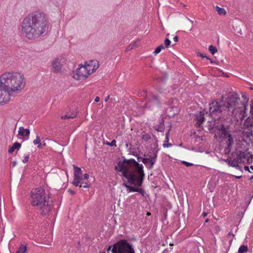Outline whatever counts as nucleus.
<instances>
[{
	"label": "nucleus",
	"mask_w": 253,
	"mask_h": 253,
	"mask_svg": "<svg viewBox=\"0 0 253 253\" xmlns=\"http://www.w3.org/2000/svg\"><path fill=\"white\" fill-rule=\"evenodd\" d=\"M116 140L114 139V140H113L111 141V142H110H110H107L106 143V144L107 145H108L110 146H116Z\"/></svg>",
	"instance_id": "c9c22d12"
},
{
	"label": "nucleus",
	"mask_w": 253,
	"mask_h": 253,
	"mask_svg": "<svg viewBox=\"0 0 253 253\" xmlns=\"http://www.w3.org/2000/svg\"><path fill=\"white\" fill-rule=\"evenodd\" d=\"M123 186H124V187H126V188H128V186H129V185H127V184H126V183H124L123 184Z\"/></svg>",
	"instance_id": "bf43d9fd"
},
{
	"label": "nucleus",
	"mask_w": 253,
	"mask_h": 253,
	"mask_svg": "<svg viewBox=\"0 0 253 253\" xmlns=\"http://www.w3.org/2000/svg\"><path fill=\"white\" fill-rule=\"evenodd\" d=\"M168 75L167 74H165L162 76H158L155 78V79L161 83H164L168 79Z\"/></svg>",
	"instance_id": "5701e85b"
},
{
	"label": "nucleus",
	"mask_w": 253,
	"mask_h": 253,
	"mask_svg": "<svg viewBox=\"0 0 253 253\" xmlns=\"http://www.w3.org/2000/svg\"><path fill=\"white\" fill-rule=\"evenodd\" d=\"M100 100V98L99 97H96L95 98V100H94V101L95 102H98Z\"/></svg>",
	"instance_id": "864d4df0"
},
{
	"label": "nucleus",
	"mask_w": 253,
	"mask_h": 253,
	"mask_svg": "<svg viewBox=\"0 0 253 253\" xmlns=\"http://www.w3.org/2000/svg\"><path fill=\"white\" fill-rule=\"evenodd\" d=\"M142 162L144 163L146 167L148 168V166H151V162H150V157L148 158H142Z\"/></svg>",
	"instance_id": "a878e982"
},
{
	"label": "nucleus",
	"mask_w": 253,
	"mask_h": 253,
	"mask_svg": "<svg viewBox=\"0 0 253 253\" xmlns=\"http://www.w3.org/2000/svg\"><path fill=\"white\" fill-rule=\"evenodd\" d=\"M68 191L72 195H74L75 194V191H73L72 190H71V189H69L68 190Z\"/></svg>",
	"instance_id": "09e8293b"
},
{
	"label": "nucleus",
	"mask_w": 253,
	"mask_h": 253,
	"mask_svg": "<svg viewBox=\"0 0 253 253\" xmlns=\"http://www.w3.org/2000/svg\"><path fill=\"white\" fill-rule=\"evenodd\" d=\"M82 182H83V185H84L85 184V183H87L86 182H84V181H83V179L82 180Z\"/></svg>",
	"instance_id": "338daca9"
},
{
	"label": "nucleus",
	"mask_w": 253,
	"mask_h": 253,
	"mask_svg": "<svg viewBox=\"0 0 253 253\" xmlns=\"http://www.w3.org/2000/svg\"><path fill=\"white\" fill-rule=\"evenodd\" d=\"M249 157L250 154L245 152H240L238 155V159L242 163L249 161Z\"/></svg>",
	"instance_id": "dca6fc26"
},
{
	"label": "nucleus",
	"mask_w": 253,
	"mask_h": 253,
	"mask_svg": "<svg viewBox=\"0 0 253 253\" xmlns=\"http://www.w3.org/2000/svg\"><path fill=\"white\" fill-rule=\"evenodd\" d=\"M30 133V130L29 129H25L23 127H20L18 130V135L22 136H29Z\"/></svg>",
	"instance_id": "aec40b11"
},
{
	"label": "nucleus",
	"mask_w": 253,
	"mask_h": 253,
	"mask_svg": "<svg viewBox=\"0 0 253 253\" xmlns=\"http://www.w3.org/2000/svg\"><path fill=\"white\" fill-rule=\"evenodd\" d=\"M34 14L35 38H37L48 31L49 21L47 16L43 12L35 11L34 12Z\"/></svg>",
	"instance_id": "39448f33"
},
{
	"label": "nucleus",
	"mask_w": 253,
	"mask_h": 253,
	"mask_svg": "<svg viewBox=\"0 0 253 253\" xmlns=\"http://www.w3.org/2000/svg\"><path fill=\"white\" fill-rule=\"evenodd\" d=\"M83 179V178H80L79 179H76L74 177V179L73 180V181L72 183L73 185L76 187L80 186V187H84V188H89L90 187V184L88 183H85L84 185H83V182L82 180Z\"/></svg>",
	"instance_id": "2eb2a0df"
},
{
	"label": "nucleus",
	"mask_w": 253,
	"mask_h": 253,
	"mask_svg": "<svg viewBox=\"0 0 253 253\" xmlns=\"http://www.w3.org/2000/svg\"><path fill=\"white\" fill-rule=\"evenodd\" d=\"M26 81L23 74L7 72L0 77V104L10 99L11 92L20 93L25 87Z\"/></svg>",
	"instance_id": "f257e3e1"
},
{
	"label": "nucleus",
	"mask_w": 253,
	"mask_h": 253,
	"mask_svg": "<svg viewBox=\"0 0 253 253\" xmlns=\"http://www.w3.org/2000/svg\"><path fill=\"white\" fill-rule=\"evenodd\" d=\"M158 151H155V150H152L153 156H150V162H151V166H148V169H151L153 168L154 165L156 161V158L157 157V153Z\"/></svg>",
	"instance_id": "a211bd4d"
},
{
	"label": "nucleus",
	"mask_w": 253,
	"mask_h": 253,
	"mask_svg": "<svg viewBox=\"0 0 253 253\" xmlns=\"http://www.w3.org/2000/svg\"><path fill=\"white\" fill-rule=\"evenodd\" d=\"M226 14V12L225 10L222 8V15H225Z\"/></svg>",
	"instance_id": "680f3d73"
},
{
	"label": "nucleus",
	"mask_w": 253,
	"mask_h": 253,
	"mask_svg": "<svg viewBox=\"0 0 253 253\" xmlns=\"http://www.w3.org/2000/svg\"><path fill=\"white\" fill-rule=\"evenodd\" d=\"M152 135H153L154 139L155 141V142H158V140L157 139L156 136L155 135H153V134Z\"/></svg>",
	"instance_id": "5fc2aeb1"
},
{
	"label": "nucleus",
	"mask_w": 253,
	"mask_h": 253,
	"mask_svg": "<svg viewBox=\"0 0 253 253\" xmlns=\"http://www.w3.org/2000/svg\"><path fill=\"white\" fill-rule=\"evenodd\" d=\"M209 50L212 55H214L217 51L216 47L213 46L212 45L209 46Z\"/></svg>",
	"instance_id": "7c9ffc66"
},
{
	"label": "nucleus",
	"mask_w": 253,
	"mask_h": 253,
	"mask_svg": "<svg viewBox=\"0 0 253 253\" xmlns=\"http://www.w3.org/2000/svg\"><path fill=\"white\" fill-rule=\"evenodd\" d=\"M251 120V119H247V120L246 121V122H245V123L244 125H245V126H246L247 127H248L249 126H250V125H248V123H249L250 122V120Z\"/></svg>",
	"instance_id": "c03bdc74"
},
{
	"label": "nucleus",
	"mask_w": 253,
	"mask_h": 253,
	"mask_svg": "<svg viewBox=\"0 0 253 253\" xmlns=\"http://www.w3.org/2000/svg\"><path fill=\"white\" fill-rule=\"evenodd\" d=\"M173 40L175 42H177L178 41V37L177 36H175L173 38Z\"/></svg>",
	"instance_id": "603ef678"
},
{
	"label": "nucleus",
	"mask_w": 253,
	"mask_h": 253,
	"mask_svg": "<svg viewBox=\"0 0 253 253\" xmlns=\"http://www.w3.org/2000/svg\"><path fill=\"white\" fill-rule=\"evenodd\" d=\"M195 117L197 120V123L196 124L199 126L205 121L204 113L201 111L199 112L197 115H196Z\"/></svg>",
	"instance_id": "6ab92c4d"
},
{
	"label": "nucleus",
	"mask_w": 253,
	"mask_h": 253,
	"mask_svg": "<svg viewBox=\"0 0 253 253\" xmlns=\"http://www.w3.org/2000/svg\"><path fill=\"white\" fill-rule=\"evenodd\" d=\"M122 163H124L126 166H128V168L134 170V171L136 172L137 174L140 176V180H138L139 181H138V184L139 186H141L145 175L143 165L139 164L133 159H130L129 160L124 159Z\"/></svg>",
	"instance_id": "1a4fd4ad"
},
{
	"label": "nucleus",
	"mask_w": 253,
	"mask_h": 253,
	"mask_svg": "<svg viewBox=\"0 0 253 253\" xmlns=\"http://www.w3.org/2000/svg\"><path fill=\"white\" fill-rule=\"evenodd\" d=\"M85 65L89 72L91 71V73L95 72L99 67V63L97 60H90L88 63L86 62Z\"/></svg>",
	"instance_id": "f8f14e48"
},
{
	"label": "nucleus",
	"mask_w": 253,
	"mask_h": 253,
	"mask_svg": "<svg viewBox=\"0 0 253 253\" xmlns=\"http://www.w3.org/2000/svg\"><path fill=\"white\" fill-rule=\"evenodd\" d=\"M236 30H237V32L238 33H240V34H241V28H239V29L237 28V29H236Z\"/></svg>",
	"instance_id": "052dcab7"
},
{
	"label": "nucleus",
	"mask_w": 253,
	"mask_h": 253,
	"mask_svg": "<svg viewBox=\"0 0 253 253\" xmlns=\"http://www.w3.org/2000/svg\"><path fill=\"white\" fill-rule=\"evenodd\" d=\"M75 118V115H73V116H70V115H68V114H66L64 116H63L61 117V119H63V120H65V119H70V118Z\"/></svg>",
	"instance_id": "473e14b6"
},
{
	"label": "nucleus",
	"mask_w": 253,
	"mask_h": 253,
	"mask_svg": "<svg viewBox=\"0 0 253 253\" xmlns=\"http://www.w3.org/2000/svg\"><path fill=\"white\" fill-rule=\"evenodd\" d=\"M90 74V73L88 70L86 66L81 65L79 68L76 69V71L73 73V77L78 80H85Z\"/></svg>",
	"instance_id": "9b49d317"
},
{
	"label": "nucleus",
	"mask_w": 253,
	"mask_h": 253,
	"mask_svg": "<svg viewBox=\"0 0 253 253\" xmlns=\"http://www.w3.org/2000/svg\"><path fill=\"white\" fill-rule=\"evenodd\" d=\"M165 48V46L163 45V44H161L159 46H158L154 51V53L155 55H157V54L159 53L161 50Z\"/></svg>",
	"instance_id": "c756f323"
},
{
	"label": "nucleus",
	"mask_w": 253,
	"mask_h": 253,
	"mask_svg": "<svg viewBox=\"0 0 253 253\" xmlns=\"http://www.w3.org/2000/svg\"><path fill=\"white\" fill-rule=\"evenodd\" d=\"M149 103H152L153 105L160 106L161 103L159 98L157 95L151 93L149 98V102L147 103L146 105L148 106Z\"/></svg>",
	"instance_id": "ddd939ff"
},
{
	"label": "nucleus",
	"mask_w": 253,
	"mask_h": 253,
	"mask_svg": "<svg viewBox=\"0 0 253 253\" xmlns=\"http://www.w3.org/2000/svg\"><path fill=\"white\" fill-rule=\"evenodd\" d=\"M151 138V135L149 133L143 134L142 135V139L146 141H147L148 140L150 139Z\"/></svg>",
	"instance_id": "2f4dec72"
},
{
	"label": "nucleus",
	"mask_w": 253,
	"mask_h": 253,
	"mask_svg": "<svg viewBox=\"0 0 253 253\" xmlns=\"http://www.w3.org/2000/svg\"><path fill=\"white\" fill-rule=\"evenodd\" d=\"M115 169L122 173V175L127 179V182L129 184L135 186H139L138 181L140 180V176L137 174L136 172L128 168V166L126 165L124 163L119 162Z\"/></svg>",
	"instance_id": "423d86ee"
},
{
	"label": "nucleus",
	"mask_w": 253,
	"mask_h": 253,
	"mask_svg": "<svg viewBox=\"0 0 253 253\" xmlns=\"http://www.w3.org/2000/svg\"><path fill=\"white\" fill-rule=\"evenodd\" d=\"M157 91L160 93H162L163 92V89L161 88H157Z\"/></svg>",
	"instance_id": "8fccbe9b"
},
{
	"label": "nucleus",
	"mask_w": 253,
	"mask_h": 253,
	"mask_svg": "<svg viewBox=\"0 0 253 253\" xmlns=\"http://www.w3.org/2000/svg\"><path fill=\"white\" fill-rule=\"evenodd\" d=\"M222 110L227 111V115L238 122H241L246 117V106L241 100L239 95L235 92H229L223 101ZM225 113V112H224Z\"/></svg>",
	"instance_id": "f03ea898"
},
{
	"label": "nucleus",
	"mask_w": 253,
	"mask_h": 253,
	"mask_svg": "<svg viewBox=\"0 0 253 253\" xmlns=\"http://www.w3.org/2000/svg\"><path fill=\"white\" fill-rule=\"evenodd\" d=\"M21 146V144L17 142H15L11 147H10L8 149V153H12L15 149L19 150Z\"/></svg>",
	"instance_id": "4be33fe9"
},
{
	"label": "nucleus",
	"mask_w": 253,
	"mask_h": 253,
	"mask_svg": "<svg viewBox=\"0 0 253 253\" xmlns=\"http://www.w3.org/2000/svg\"><path fill=\"white\" fill-rule=\"evenodd\" d=\"M28 160H29V156H25L24 158V159L23 160L22 162L24 163H27L28 161Z\"/></svg>",
	"instance_id": "37998d69"
},
{
	"label": "nucleus",
	"mask_w": 253,
	"mask_h": 253,
	"mask_svg": "<svg viewBox=\"0 0 253 253\" xmlns=\"http://www.w3.org/2000/svg\"><path fill=\"white\" fill-rule=\"evenodd\" d=\"M164 118H161L159 120V124L157 126H155V129L159 132H163L165 130V125Z\"/></svg>",
	"instance_id": "f3484780"
},
{
	"label": "nucleus",
	"mask_w": 253,
	"mask_h": 253,
	"mask_svg": "<svg viewBox=\"0 0 253 253\" xmlns=\"http://www.w3.org/2000/svg\"><path fill=\"white\" fill-rule=\"evenodd\" d=\"M135 190H136V188H135L133 186H130V185H129L128 188H127V191L128 192H135Z\"/></svg>",
	"instance_id": "f704fd0d"
},
{
	"label": "nucleus",
	"mask_w": 253,
	"mask_h": 253,
	"mask_svg": "<svg viewBox=\"0 0 253 253\" xmlns=\"http://www.w3.org/2000/svg\"><path fill=\"white\" fill-rule=\"evenodd\" d=\"M35 19L34 12L25 17L21 23L23 35L29 39H35Z\"/></svg>",
	"instance_id": "0eeeda50"
},
{
	"label": "nucleus",
	"mask_w": 253,
	"mask_h": 253,
	"mask_svg": "<svg viewBox=\"0 0 253 253\" xmlns=\"http://www.w3.org/2000/svg\"><path fill=\"white\" fill-rule=\"evenodd\" d=\"M108 251L112 253H135L133 245L126 239H121L109 246Z\"/></svg>",
	"instance_id": "6e6552de"
},
{
	"label": "nucleus",
	"mask_w": 253,
	"mask_h": 253,
	"mask_svg": "<svg viewBox=\"0 0 253 253\" xmlns=\"http://www.w3.org/2000/svg\"><path fill=\"white\" fill-rule=\"evenodd\" d=\"M32 205L37 207V209L42 216L48 215L51 211L52 203H49L46 198L44 189L42 187L33 189L31 191Z\"/></svg>",
	"instance_id": "20e7f679"
},
{
	"label": "nucleus",
	"mask_w": 253,
	"mask_h": 253,
	"mask_svg": "<svg viewBox=\"0 0 253 253\" xmlns=\"http://www.w3.org/2000/svg\"><path fill=\"white\" fill-rule=\"evenodd\" d=\"M250 113L253 114V106H251Z\"/></svg>",
	"instance_id": "6e6d98bb"
},
{
	"label": "nucleus",
	"mask_w": 253,
	"mask_h": 253,
	"mask_svg": "<svg viewBox=\"0 0 253 253\" xmlns=\"http://www.w3.org/2000/svg\"><path fill=\"white\" fill-rule=\"evenodd\" d=\"M208 214V213L207 212H203L202 215L203 216V217H205Z\"/></svg>",
	"instance_id": "e2e57ef3"
},
{
	"label": "nucleus",
	"mask_w": 253,
	"mask_h": 253,
	"mask_svg": "<svg viewBox=\"0 0 253 253\" xmlns=\"http://www.w3.org/2000/svg\"><path fill=\"white\" fill-rule=\"evenodd\" d=\"M197 55L198 56L201 57L202 58H206L207 59L209 60L211 63H215L216 64H218V63H219V62L217 63V62H216L215 61H213L211 59H210L208 56H206V55H204L203 53H201V52H198L197 53Z\"/></svg>",
	"instance_id": "cd10ccee"
},
{
	"label": "nucleus",
	"mask_w": 253,
	"mask_h": 253,
	"mask_svg": "<svg viewBox=\"0 0 253 253\" xmlns=\"http://www.w3.org/2000/svg\"><path fill=\"white\" fill-rule=\"evenodd\" d=\"M163 145L164 147H169L171 146L172 144L171 143H168L167 144L164 143Z\"/></svg>",
	"instance_id": "a18cd8bd"
},
{
	"label": "nucleus",
	"mask_w": 253,
	"mask_h": 253,
	"mask_svg": "<svg viewBox=\"0 0 253 253\" xmlns=\"http://www.w3.org/2000/svg\"><path fill=\"white\" fill-rule=\"evenodd\" d=\"M215 9H216V10L217 11L218 13L219 14V15H221V7H219L218 6H216Z\"/></svg>",
	"instance_id": "ea45409f"
},
{
	"label": "nucleus",
	"mask_w": 253,
	"mask_h": 253,
	"mask_svg": "<svg viewBox=\"0 0 253 253\" xmlns=\"http://www.w3.org/2000/svg\"><path fill=\"white\" fill-rule=\"evenodd\" d=\"M220 142H221V141L219 140V146H217L216 148L215 149V151H214V153H215V155L218 158H219L220 155H221V153H220V150H221V148H220Z\"/></svg>",
	"instance_id": "b1692460"
},
{
	"label": "nucleus",
	"mask_w": 253,
	"mask_h": 253,
	"mask_svg": "<svg viewBox=\"0 0 253 253\" xmlns=\"http://www.w3.org/2000/svg\"><path fill=\"white\" fill-rule=\"evenodd\" d=\"M209 219H206L205 220V222H208L209 221Z\"/></svg>",
	"instance_id": "774afa93"
},
{
	"label": "nucleus",
	"mask_w": 253,
	"mask_h": 253,
	"mask_svg": "<svg viewBox=\"0 0 253 253\" xmlns=\"http://www.w3.org/2000/svg\"><path fill=\"white\" fill-rule=\"evenodd\" d=\"M182 163L184 164L186 167H190V166H193V164L192 163H190L187 162L185 161H183Z\"/></svg>",
	"instance_id": "a19ab883"
},
{
	"label": "nucleus",
	"mask_w": 253,
	"mask_h": 253,
	"mask_svg": "<svg viewBox=\"0 0 253 253\" xmlns=\"http://www.w3.org/2000/svg\"><path fill=\"white\" fill-rule=\"evenodd\" d=\"M248 251V247L247 246L242 245L238 250L239 253H245Z\"/></svg>",
	"instance_id": "393cba45"
},
{
	"label": "nucleus",
	"mask_w": 253,
	"mask_h": 253,
	"mask_svg": "<svg viewBox=\"0 0 253 253\" xmlns=\"http://www.w3.org/2000/svg\"><path fill=\"white\" fill-rule=\"evenodd\" d=\"M135 44H136L135 43H134L133 44H129V45H128L126 48V51H129L132 50L133 48V46H134V45Z\"/></svg>",
	"instance_id": "e433bc0d"
},
{
	"label": "nucleus",
	"mask_w": 253,
	"mask_h": 253,
	"mask_svg": "<svg viewBox=\"0 0 253 253\" xmlns=\"http://www.w3.org/2000/svg\"><path fill=\"white\" fill-rule=\"evenodd\" d=\"M12 166H13V167H15V166L17 165V162H16V161H13V162L12 163Z\"/></svg>",
	"instance_id": "4d7b16f0"
},
{
	"label": "nucleus",
	"mask_w": 253,
	"mask_h": 253,
	"mask_svg": "<svg viewBox=\"0 0 253 253\" xmlns=\"http://www.w3.org/2000/svg\"><path fill=\"white\" fill-rule=\"evenodd\" d=\"M164 42L166 47H168L170 45L171 43L170 41L168 38H166L165 39Z\"/></svg>",
	"instance_id": "72a5a7b5"
},
{
	"label": "nucleus",
	"mask_w": 253,
	"mask_h": 253,
	"mask_svg": "<svg viewBox=\"0 0 253 253\" xmlns=\"http://www.w3.org/2000/svg\"><path fill=\"white\" fill-rule=\"evenodd\" d=\"M170 129H171V126H170L169 129L168 130V131L167 132V133L166 134V137H169V132H170Z\"/></svg>",
	"instance_id": "49530a36"
},
{
	"label": "nucleus",
	"mask_w": 253,
	"mask_h": 253,
	"mask_svg": "<svg viewBox=\"0 0 253 253\" xmlns=\"http://www.w3.org/2000/svg\"><path fill=\"white\" fill-rule=\"evenodd\" d=\"M33 143L35 145L39 144V145L38 146V148H42V143H41V139H40V136H37L36 139L33 141Z\"/></svg>",
	"instance_id": "c85d7f7f"
},
{
	"label": "nucleus",
	"mask_w": 253,
	"mask_h": 253,
	"mask_svg": "<svg viewBox=\"0 0 253 253\" xmlns=\"http://www.w3.org/2000/svg\"><path fill=\"white\" fill-rule=\"evenodd\" d=\"M137 187H138V188H136L135 192H137L138 193H140L142 195H144V190L142 189L139 188L140 186H137Z\"/></svg>",
	"instance_id": "4c0bfd02"
},
{
	"label": "nucleus",
	"mask_w": 253,
	"mask_h": 253,
	"mask_svg": "<svg viewBox=\"0 0 253 253\" xmlns=\"http://www.w3.org/2000/svg\"><path fill=\"white\" fill-rule=\"evenodd\" d=\"M210 114L212 118L213 126H210V132L214 134V137L221 139V97L213 101L210 104Z\"/></svg>",
	"instance_id": "7ed1b4c3"
},
{
	"label": "nucleus",
	"mask_w": 253,
	"mask_h": 253,
	"mask_svg": "<svg viewBox=\"0 0 253 253\" xmlns=\"http://www.w3.org/2000/svg\"><path fill=\"white\" fill-rule=\"evenodd\" d=\"M89 178V175L87 173H85L84 174V179H87Z\"/></svg>",
	"instance_id": "de8ad7c7"
},
{
	"label": "nucleus",
	"mask_w": 253,
	"mask_h": 253,
	"mask_svg": "<svg viewBox=\"0 0 253 253\" xmlns=\"http://www.w3.org/2000/svg\"><path fill=\"white\" fill-rule=\"evenodd\" d=\"M222 147L224 148V153L228 154L230 152L234 141L230 134L226 131L222 126Z\"/></svg>",
	"instance_id": "9d476101"
},
{
	"label": "nucleus",
	"mask_w": 253,
	"mask_h": 253,
	"mask_svg": "<svg viewBox=\"0 0 253 253\" xmlns=\"http://www.w3.org/2000/svg\"><path fill=\"white\" fill-rule=\"evenodd\" d=\"M26 250V246L22 244L16 251V253H25Z\"/></svg>",
	"instance_id": "bb28decb"
},
{
	"label": "nucleus",
	"mask_w": 253,
	"mask_h": 253,
	"mask_svg": "<svg viewBox=\"0 0 253 253\" xmlns=\"http://www.w3.org/2000/svg\"><path fill=\"white\" fill-rule=\"evenodd\" d=\"M73 168L74 169V177L76 179H79L80 178H83L80 174L82 173L81 169L80 168L78 167L75 165H73Z\"/></svg>",
	"instance_id": "412c9836"
},
{
	"label": "nucleus",
	"mask_w": 253,
	"mask_h": 253,
	"mask_svg": "<svg viewBox=\"0 0 253 253\" xmlns=\"http://www.w3.org/2000/svg\"><path fill=\"white\" fill-rule=\"evenodd\" d=\"M62 64L60 63V61L58 59H55L52 62V68L53 71L54 73H59L61 72V70L62 68Z\"/></svg>",
	"instance_id": "4468645a"
},
{
	"label": "nucleus",
	"mask_w": 253,
	"mask_h": 253,
	"mask_svg": "<svg viewBox=\"0 0 253 253\" xmlns=\"http://www.w3.org/2000/svg\"><path fill=\"white\" fill-rule=\"evenodd\" d=\"M169 140V137H166V140L165 141V142H168Z\"/></svg>",
	"instance_id": "0e129e2a"
},
{
	"label": "nucleus",
	"mask_w": 253,
	"mask_h": 253,
	"mask_svg": "<svg viewBox=\"0 0 253 253\" xmlns=\"http://www.w3.org/2000/svg\"><path fill=\"white\" fill-rule=\"evenodd\" d=\"M222 76H227V77H228V76H227V75H226V74L225 75V73H224L223 72H222Z\"/></svg>",
	"instance_id": "69168bd1"
},
{
	"label": "nucleus",
	"mask_w": 253,
	"mask_h": 253,
	"mask_svg": "<svg viewBox=\"0 0 253 253\" xmlns=\"http://www.w3.org/2000/svg\"><path fill=\"white\" fill-rule=\"evenodd\" d=\"M75 110H76V109H75ZM78 114V112L77 111H73V112H72L71 113V114L70 115V116H73V115H75V118L76 117V116H77Z\"/></svg>",
	"instance_id": "79ce46f5"
},
{
	"label": "nucleus",
	"mask_w": 253,
	"mask_h": 253,
	"mask_svg": "<svg viewBox=\"0 0 253 253\" xmlns=\"http://www.w3.org/2000/svg\"><path fill=\"white\" fill-rule=\"evenodd\" d=\"M109 97H110V96H109V95L105 97V99H104L105 101V102H107V101L108 100V99H109Z\"/></svg>",
	"instance_id": "13d9d810"
},
{
	"label": "nucleus",
	"mask_w": 253,
	"mask_h": 253,
	"mask_svg": "<svg viewBox=\"0 0 253 253\" xmlns=\"http://www.w3.org/2000/svg\"><path fill=\"white\" fill-rule=\"evenodd\" d=\"M158 142H155L154 143V148H152V150H155L156 151H159V149L158 148Z\"/></svg>",
	"instance_id": "58836bf2"
},
{
	"label": "nucleus",
	"mask_w": 253,
	"mask_h": 253,
	"mask_svg": "<svg viewBox=\"0 0 253 253\" xmlns=\"http://www.w3.org/2000/svg\"><path fill=\"white\" fill-rule=\"evenodd\" d=\"M133 155L136 156L137 157V160L138 161H139L140 160H141L142 161V158H143L142 157H141L140 156H138L137 155H135L134 153H133Z\"/></svg>",
	"instance_id": "3c124183"
}]
</instances>
